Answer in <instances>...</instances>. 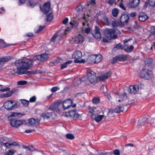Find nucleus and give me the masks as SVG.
I'll return each mask as SVG.
<instances>
[{"label": "nucleus", "instance_id": "obj_42", "mask_svg": "<svg viewBox=\"0 0 155 155\" xmlns=\"http://www.w3.org/2000/svg\"><path fill=\"white\" fill-rule=\"evenodd\" d=\"M66 136L67 138L70 140H72L74 139V137L73 134H67Z\"/></svg>", "mask_w": 155, "mask_h": 155}, {"label": "nucleus", "instance_id": "obj_58", "mask_svg": "<svg viewBox=\"0 0 155 155\" xmlns=\"http://www.w3.org/2000/svg\"><path fill=\"white\" fill-rule=\"evenodd\" d=\"M36 97L35 96H33L30 98L29 101L31 102H34L36 101Z\"/></svg>", "mask_w": 155, "mask_h": 155}, {"label": "nucleus", "instance_id": "obj_27", "mask_svg": "<svg viewBox=\"0 0 155 155\" xmlns=\"http://www.w3.org/2000/svg\"><path fill=\"white\" fill-rule=\"evenodd\" d=\"M72 61L71 60H68L64 63L62 64L61 65V69H62L66 68L67 66L68 65L71 64L72 62Z\"/></svg>", "mask_w": 155, "mask_h": 155}, {"label": "nucleus", "instance_id": "obj_26", "mask_svg": "<svg viewBox=\"0 0 155 155\" xmlns=\"http://www.w3.org/2000/svg\"><path fill=\"white\" fill-rule=\"evenodd\" d=\"M95 63H98L100 62L102 59V56L101 54L98 55L96 56H95Z\"/></svg>", "mask_w": 155, "mask_h": 155}, {"label": "nucleus", "instance_id": "obj_4", "mask_svg": "<svg viewBox=\"0 0 155 155\" xmlns=\"http://www.w3.org/2000/svg\"><path fill=\"white\" fill-rule=\"evenodd\" d=\"M105 36L110 39H116L117 37V35L115 34V31L113 29L106 28L103 30Z\"/></svg>", "mask_w": 155, "mask_h": 155}, {"label": "nucleus", "instance_id": "obj_15", "mask_svg": "<svg viewBox=\"0 0 155 155\" xmlns=\"http://www.w3.org/2000/svg\"><path fill=\"white\" fill-rule=\"evenodd\" d=\"M82 56V53L81 52L79 51H76L75 53H74L72 55V58H75L74 60L81 59Z\"/></svg>", "mask_w": 155, "mask_h": 155}, {"label": "nucleus", "instance_id": "obj_52", "mask_svg": "<svg viewBox=\"0 0 155 155\" xmlns=\"http://www.w3.org/2000/svg\"><path fill=\"white\" fill-rule=\"evenodd\" d=\"M91 27H88L86 28L84 30V32L85 33L88 34L91 31Z\"/></svg>", "mask_w": 155, "mask_h": 155}, {"label": "nucleus", "instance_id": "obj_7", "mask_svg": "<svg viewBox=\"0 0 155 155\" xmlns=\"http://www.w3.org/2000/svg\"><path fill=\"white\" fill-rule=\"evenodd\" d=\"M4 106L5 109L8 110H12L18 107L19 104L18 103L13 104L12 101H7L5 102Z\"/></svg>", "mask_w": 155, "mask_h": 155}, {"label": "nucleus", "instance_id": "obj_14", "mask_svg": "<svg viewBox=\"0 0 155 155\" xmlns=\"http://www.w3.org/2000/svg\"><path fill=\"white\" fill-rule=\"evenodd\" d=\"M111 73L110 72L108 71L105 74L102 75L101 76H99L98 79L100 81H105L111 76Z\"/></svg>", "mask_w": 155, "mask_h": 155}, {"label": "nucleus", "instance_id": "obj_59", "mask_svg": "<svg viewBox=\"0 0 155 155\" xmlns=\"http://www.w3.org/2000/svg\"><path fill=\"white\" fill-rule=\"evenodd\" d=\"M81 82H85L88 81L87 76L82 78L81 79Z\"/></svg>", "mask_w": 155, "mask_h": 155}, {"label": "nucleus", "instance_id": "obj_17", "mask_svg": "<svg viewBox=\"0 0 155 155\" xmlns=\"http://www.w3.org/2000/svg\"><path fill=\"white\" fill-rule=\"evenodd\" d=\"M139 0H132V2L129 3V7L131 8H135L139 4Z\"/></svg>", "mask_w": 155, "mask_h": 155}, {"label": "nucleus", "instance_id": "obj_18", "mask_svg": "<svg viewBox=\"0 0 155 155\" xmlns=\"http://www.w3.org/2000/svg\"><path fill=\"white\" fill-rule=\"evenodd\" d=\"M95 55H91L87 59V62L89 64H94L95 63Z\"/></svg>", "mask_w": 155, "mask_h": 155}, {"label": "nucleus", "instance_id": "obj_64", "mask_svg": "<svg viewBox=\"0 0 155 155\" xmlns=\"http://www.w3.org/2000/svg\"><path fill=\"white\" fill-rule=\"evenodd\" d=\"M114 153L115 155H120L119 150L117 149H115L114 151Z\"/></svg>", "mask_w": 155, "mask_h": 155}, {"label": "nucleus", "instance_id": "obj_13", "mask_svg": "<svg viewBox=\"0 0 155 155\" xmlns=\"http://www.w3.org/2000/svg\"><path fill=\"white\" fill-rule=\"evenodd\" d=\"M138 18L140 21L144 22L148 19L149 17L145 13L141 12L139 14Z\"/></svg>", "mask_w": 155, "mask_h": 155}, {"label": "nucleus", "instance_id": "obj_3", "mask_svg": "<svg viewBox=\"0 0 155 155\" xmlns=\"http://www.w3.org/2000/svg\"><path fill=\"white\" fill-rule=\"evenodd\" d=\"M87 75L88 81L91 84H95L97 83V78L96 76V73L94 71L89 69L87 70Z\"/></svg>", "mask_w": 155, "mask_h": 155}, {"label": "nucleus", "instance_id": "obj_32", "mask_svg": "<svg viewBox=\"0 0 155 155\" xmlns=\"http://www.w3.org/2000/svg\"><path fill=\"white\" fill-rule=\"evenodd\" d=\"M14 93V91H9L8 93L5 94L3 95V97H8L12 95Z\"/></svg>", "mask_w": 155, "mask_h": 155}, {"label": "nucleus", "instance_id": "obj_8", "mask_svg": "<svg viewBox=\"0 0 155 155\" xmlns=\"http://www.w3.org/2000/svg\"><path fill=\"white\" fill-rule=\"evenodd\" d=\"M48 54L44 53L40 55L35 56L33 59V61L36 60L43 62L47 61L48 58Z\"/></svg>", "mask_w": 155, "mask_h": 155}, {"label": "nucleus", "instance_id": "obj_28", "mask_svg": "<svg viewBox=\"0 0 155 155\" xmlns=\"http://www.w3.org/2000/svg\"><path fill=\"white\" fill-rule=\"evenodd\" d=\"M112 15L114 17H116L118 14L119 10L117 8H114L112 10Z\"/></svg>", "mask_w": 155, "mask_h": 155}, {"label": "nucleus", "instance_id": "obj_45", "mask_svg": "<svg viewBox=\"0 0 155 155\" xmlns=\"http://www.w3.org/2000/svg\"><path fill=\"white\" fill-rule=\"evenodd\" d=\"M45 26H40L39 28L35 31V33H39L40 31L42 30L45 28Z\"/></svg>", "mask_w": 155, "mask_h": 155}, {"label": "nucleus", "instance_id": "obj_11", "mask_svg": "<svg viewBox=\"0 0 155 155\" xmlns=\"http://www.w3.org/2000/svg\"><path fill=\"white\" fill-rule=\"evenodd\" d=\"M139 87V86L137 84L131 85L129 87L128 91L130 94H135L138 91Z\"/></svg>", "mask_w": 155, "mask_h": 155}, {"label": "nucleus", "instance_id": "obj_23", "mask_svg": "<svg viewBox=\"0 0 155 155\" xmlns=\"http://www.w3.org/2000/svg\"><path fill=\"white\" fill-rule=\"evenodd\" d=\"M124 110V107L123 106H118L115 108L113 111L114 112L119 113L123 111Z\"/></svg>", "mask_w": 155, "mask_h": 155}, {"label": "nucleus", "instance_id": "obj_25", "mask_svg": "<svg viewBox=\"0 0 155 155\" xmlns=\"http://www.w3.org/2000/svg\"><path fill=\"white\" fill-rule=\"evenodd\" d=\"M81 79L78 78L75 79L73 81L74 85V86H78L81 83Z\"/></svg>", "mask_w": 155, "mask_h": 155}, {"label": "nucleus", "instance_id": "obj_61", "mask_svg": "<svg viewBox=\"0 0 155 155\" xmlns=\"http://www.w3.org/2000/svg\"><path fill=\"white\" fill-rule=\"evenodd\" d=\"M54 103L56 104H57L58 106L60 105L62 103V102L61 100H59L55 101Z\"/></svg>", "mask_w": 155, "mask_h": 155}, {"label": "nucleus", "instance_id": "obj_30", "mask_svg": "<svg viewBox=\"0 0 155 155\" xmlns=\"http://www.w3.org/2000/svg\"><path fill=\"white\" fill-rule=\"evenodd\" d=\"M46 17V20L47 21H51L53 18V14L52 13H50L49 14L47 15Z\"/></svg>", "mask_w": 155, "mask_h": 155}, {"label": "nucleus", "instance_id": "obj_10", "mask_svg": "<svg viewBox=\"0 0 155 155\" xmlns=\"http://www.w3.org/2000/svg\"><path fill=\"white\" fill-rule=\"evenodd\" d=\"M40 8L45 14L48 13L51 9V4L50 2H48L44 4L43 8H41V6Z\"/></svg>", "mask_w": 155, "mask_h": 155}, {"label": "nucleus", "instance_id": "obj_54", "mask_svg": "<svg viewBox=\"0 0 155 155\" xmlns=\"http://www.w3.org/2000/svg\"><path fill=\"white\" fill-rule=\"evenodd\" d=\"M74 62L75 63H84L85 62V60L84 59L74 60Z\"/></svg>", "mask_w": 155, "mask_h": 155}, {"label": "nucleus", "instance_id": "obj_22", "mask_svg": "<svg viewBox=\"0 0 155 155\" xmlns=\"http://www.w3.org/2000/svg\"><path fill=\"white\" fill-rule=\"evenodd\" d=\"M116 57L117 58L118 61H121L126 60L127 58V56L125 55H119L116 56Z\"/></svg>", "mask_w": 155, "mask_h": 155}, {"label": "nucleus", "instance_id": "obj_55", "mask_svg": "<svg viewBox=\"0 0 155 155\" xmlns=\"http://www.w3.org/2000/svg\"><path fill=\"white\" fill-rule=\"evenodd\" d=\"M150 32L152 34H155V26H151Z\"/></svg>", "mask_w": 155, "mask_h": 155}, {"label": "nucleus", "instance_id": "obj_31", "mask_svg": "<svg viewBox=\"0 0 155 155\" xmlns=\"http://www.w3.org/2000/svg\"><path fill=\"white\" fill-rule=\"evenodd\" d=\"M139 122L140 123V124L141 125H144L146 123H147V119L146 117L142 119H141L140 120Z\"/></svg>", "mask_w": 155, "mask_h": 155}, {"label": "nucleus", "instance_id": "obj_20", "mask_svg": "<svg viewBox=\"0 0 155 155\" xmlns=\"http://www.w3.org/2000/svg\"><path fill=\"white\" fill-rule=\"evenodd\" d=\"M48 109L52 111H59V106H58L56 104L54 103L50 105Z\"/></svg>", "mask_w": 155, "mask_h": 155}, {"label": "nucleus", "instance_id": "obj_57", "mask_svg": "<svg viewBox=\"0 0 155 155\" xmlns=\"http://www.w3.org/2000/svg\"><path fill=\"white\" fill-rule=\"evenodd\" d=\"M95 4V0H92L89 2H88L87 3V5L89 6L90 5H91L94 6Z\"/></svg>", "mask_w": 155, "mask_h": 155}, {"label": "nucleus", "instance_id": "obj_46", "mask_svg": "<svg viewBox=\"0 0 155 155\" xmlns=\"http://www.w3.org/2000/svg\"><path fill=\"white\" fill-rule=\"evenodd\" d=\"M80 41V44H82L84 40V37L79 34L78 36Z\"/></svg>", "mask_w": 155, "mask_h": 155}, {"label": "nucleus", "instance_id": "obj_6", "mask_svg": "<svg viewBox=\"0 0 155 155\" xmlns=\"http://www.w3.org/2000/svg\"><path fill=\"white\" fill-rule=\"evenodd\" d=\"M129 19V17L127 12H123L120 17V21L119 24L124 26L127 24Z\"/></svg>", "mask_w": 155, "mask_h": 155}, {"label": "nucleus", "instance_id": "obj_48", "mask_svg": "<svg viewBox=\"0 0 155 155\" xmlns=\"http://www.w3.org/2000/svg\"><path fill=\"white\" fill-rule=\"evenodd\" d=\"M15 151L16 150H9L8 152L6 153L5 155H13V154Z\"/></svg>", "mask_w": 155, "mask_h": 155}, {"label": "nucleus", "instance_id": "obj_16", "mask_svg": "<svg viewBox=\"0 0 155 155\" xmlns=\"http://www.w3.org/2000/svg\"><path fill=\"white\" fill-rule=\"evenodd\" d=\"M134 47L133 45H130L128 46L127 45L125 44L124 46H123L122 49L124 50L127 53H130L132 51Z\"/></svg>", "mask_w": 155, "mask_h": 155}, {"label": "nucleus", "instance_id": "obj_12", "mask_svg": "<svg viewBox=\"0 0 155 155\" xmlns=\"http://www.w3.org/2000/svg\"><path fill=\"white\" fill-rule=\"evenodd\" d=\"M100 30V29L98 27L95 26V32L92 33L94 37L98 40H100L101 38V35Z\"/></svg>", "mask_w": 155, "mask_h": 155}, {"label": "nucleus", "instance_id": "obj_24", "mask_svg": "<svg viewBox=\"0 0 155 155\" xmlns=\"http://www.w3.org/2000/svg\"><path fill=\"white\" fill-rule=\"evenodd\" d=\"M11 58L9 56L1 58L0 59V66L2 65V62H6L11 59Z\"/></svg>", "mask_w": 155, "mask_h": 155}, {"label": "nucleus", "instance_id": "obj_9", "mask_svg": "<svg viewBox=\"0 0 155 155\" xmlns=\"http://www.w3.org/2000/svg\"><path fill=\"white\" fill-rule=\"evenodd\" d=\"M73 100L68 98L62 102V107L65 110L69 109L73 104Z\"/></svg>", "mask_w": 155, "mask_h": 155}, {"label": "nucleus", "instance_id": "obj_21", "mask_svg": "<svg viewBox=\"0 0 155 155\" xmlns=\"http://www.w3.org/2000/svg\"><path fill=\"white\" fill-rule=\"evenodd\" d=\"M53 113H43L42 114L41 116L44 118V119H48L51 116Z\"/></svg>", "mask_w": 155, "mask_h": 155}, {"label": "nucleus", "instance_id": "obj_49", "mask_svg": "<svg viewBox=\"0 0 155 155\" xmlns=\"http://www.w3.org/2000/svg\"><path fill=\"white\" fill-rule=\"evenodd\" d=\"M28 122L31 125H33L35 124V119L34 118H31L29 119Z\"/></svg>", "mask_w": 155, "mask_h": 155}, {"label": "nucleus", "instance_id": "obj_41", "mask_svg": "<svg viewBox=\"0 0 155 155\" xmlns=\"http://www.w3.org/2000/svg\"><path fill=\"white\" fill-rule=\"evenodd\" d=\"M2 145L3 146H5L6 147L8 148H11L10 146L12 145V143H8L6 142V143H3L2 144Z\"/></svg>", "mask_w": 155, "mask_h": 155}, {"label": "nucleus", "instance_id": "obj_56", "mask_svg": "<svg viewBox=\"0 0 155 155\" xmlns=\"http://www.w3.org/2000/svg\"><path fill=\"white\" fill-rule=\"evenodd\" d=\"M59 89V88L57 87H54L51 88V90L52 92H54Z\"/></svg>", "mask_w": 155, "mask_h": 155}, {"label": "nucleus", "instance_id": "obj_5", "mask_svg": "<svg viewBox=\"0 0 155 155\" xmlns=\"http://www.w3.org/2000/svg\"><path fill=\"white\" fill-rule=\"evenodd\" d=\"M140 77L147 80H149L153 77V73L148 69H144L141 70L140 74Z\"/></svg>", "mask_w": 155, "mask_h": 155}, {"label": "nucleus", "instance_id": "obj_36", "mask_svg": "<svg viewBox=\"0 0 155 155\" xmlns=\"http://www.w3.org/2000/svg\"><path fill=\"white\" fill-rule=\"evenodd\" d=\"M25 74L30 75L36 74L37 72V70L29 71H27V70Z\"/></svg>", "mask_w": 155, "mask_h": 155}, {"label": "nucleus", "instance_id": "obj_53", "mask_svg": "<svg viewBox=\"0 0 155 155\" xmlns=\"http://www.w3.org/2000/svg\"><path fill=\"white\" fill-rule=\"evenodd\" d=\"M123 46H122V45L120 44V43H119V44L116 45L114 46V48H116L117 49H121L122 48Z\"/></svg>", "mask_w": 155, "mask_h": 155}, {"label": "nucleus", "instance_id": "obj_37", "mask_svg": "<svg viewBox=\"0 0 155 155\" xmlns=\"http://www.w3.org/2000/svg\"><path fill=\"white\" fill-rule=\"evenodd\" d=\"M107 3L110 6H112L114 5H116V0H108L107 1Z\"/></svg>", "mask_w": 155, "mask_h": 155}, {"label": "nucleus", "instance_id": "obj_33", "mask_svg": "<svg viewBox=\"0 0 155 155\" xmlns=\"http://www.w3.org/2000/svg\"><path fill=\"white\" fill-rule=\"evenodd\" d=\"M21 103L25 107H27L28 106L29 103L28 101L25 99H21Z\"/></svg>", "mask_w": 155, "mask_h": 155}, {"label": "nucleus", "instance_id": "obj_19", "mask_svg": "<svg viewBox=\"0 0 155 155\" xmlns=\"http://www.w3.org/2000/svg\"><path fill=\"white\" fill-rule=\"evenodd\" d=\"M76 110L75 109L69 111L70 117L74 118H78L79 117L80 115L76 113Z\"/></svg>", "mask_w": 155, "mask_h": 155}, {"label": "nucleus", "instance_id": "obj_44", "mask_svg": "<svg viewBox=\"0 0 155 155\" xmlns=\"http://www.w3.org/2000/svg\"><path fill=\"white\" fill-rule=\"evenodd\" d=\"M61 60V58H58L55 60L53 62H51L50 64H52L54 65H56L60 62Z\"/></svg>", "mask_w": 155, "mask_h": 155}, {"label": "nucleus", "instance_id": "obj_47", "mask_svg": "<svg viewBox=\"0 0 155 155\" xmlns=\"http://www.w3.org/2000/svg\"><path fill=\"white\" fill-rule=\"evenodd\" d=\"M149 5L151 6H155V0H149Z\"/></svg>", "mask_w": 155, "mask_h": 155}, {"label": "nucleus", "instance_id": "obj_29", "mask_svg": "<svg viewBox=\"0 0 155 155\" xmlns=\"http://www.w3.org/2000/svg\"><path fill=\"white\" fill-rule=\"evenodd\" d=\"M102 21L106 25H109L110 23L108 18L106 16L104 17L102 19Z\"/></svg>", "mask_w": 155, "mask_h": 155}, {"label": "nucleus", "instance_id": "obj_51", "mask_svg": "<svg viewBox=\"0 0 155 155\" xmlns=\"http://www.w3.org/2000/svg\"><path fill=\"white\" fill-rule=\"evenodd\" d=\"M28 2L31 7H34L36 5V3L32 0H28Z\"/></svg>", "mask_w": 155, "mask_h": 155}, {"label": "nucleus", "instance_id": "obj_34", "mask_svg": "<svg viewBox=\"0 0 155 155\" xmlns=\"http://www.w3.org/2000/svg\"><path fill=\"white\" fill-rule=\"evenodd\" d=\"M118 95L119 97L120 98H122V97H123V100H125L126 99H128L127 94L126 93H124L123 94H118Z\"/></svg>", "mask_w": 155, "mask_h": 155}, {"label": "nucleus", "instance_id": "obj_35", "mask_svg": "<svg viewBox=\"0 0 155 155\" xmlns=\"http://www.w3.org/2000/svg\"><path fill=\"white\" fill-rule=\"evenodd\" d=\"M104 116V115H97L95 121L97 122H100L102 120Z\"/></svg>", "mask_w": 155, "mask_h": 155}, {"label": "nucleus", "instance_id": "obj_38", "mask_svg": "<svg viewBox=\"0 0 155 155\" xmlns=\"http://www.w3.org/2000/svg\"><path fill=\"white\" fill-rule=\"evenodd\" d=\"M83 9V8L82 6L81 5L78 6L76 8V11L78 12H82Z\"/></svg>", "mask_w": 155, "mask_h": 155}, {"label": "nucleus", "instance_id": "obj_63", "mask_svg": "<svg viewBox=\"0 0 155 155\" xmlns=\"http://www.w3.org/2000/svg\"><path fill=\"white\" fill-rule=\"evenodd\" d=\"M155 38V34H152L149 35V38L150 40H152Z\"/></svg>", "mask_w": 155, "mask_h": 155}, {"label": "nucleus", "instance_id": "obj_2", "mask_svg": "<svg viewBox=\"0 0 155 155\" xmlns=\"http://www.w3.org/2000/svg\"><path fill=\"white\" fill-rule=\"evenodd\" d=\"M24 115V114L20 113H12L11 115L8 116V117L11 126L13 127L17 128L22 124H24L25 122L24 120H18L15 119L14 118L15 117H16L18 116L21 117Z\"/></svg>", "mask_w": 155, "mask_h": 155}, {"label": "nucleus", "instance_id": "obj_60", "mask_svg": "<svg viewBox=\"0 0 155 155\" xmlns=\"http://www.w3.org/2000/svg\"><path fill=\"white\" fill-rule=\"evenodd\" d=\"M112 25L113 27H117L118 26V24L117 22L114 21H112Z\"/></svg>", "mask_w": 155, "mask_h": 155}, {"label": "nucleus", "instance_id": "obj_39", "mask_svg": "<svg viewBox=\"0 0 155 155\" xmlns=\"http://www.w3.org/2000/svg\"><path fill=\"white\" fill-rule=\"evenodd\" d=\"M100 98L98 97H94L92 100V102L93 104H97L99 102Z\"/></svg>", "mask_w": 155, "mask_h": 155}, {"label": "nucleus", "instance_id": "obj_62", "mask_svg": "<svg viewBox=\"0 0 155 155\" xmlns=\"http://www.w3.org/2000/svg\"><path fill=\"white\" fill-rule=\"evenodd\" d=\"M117 61H118L116 56L113 58L112 60L111 61V63L112 64H114L117 62Z\"/></svg>", "mask_w": 155, "mask_h": 155}, {"label": "nucleus", "instance_id": "obj_40", "mask_svg": "<svg viewBox=\"0 0 155 155\" xmlns=\"http://www.w3.org/2000/svg\"><path fill=\"white\" fill-rule=\"evenodd\" d=\"M152 62V59L150 58H147L145 61L146 64H147L148 66H149L150 64H151Z\"/></svg>", "mask_w": 155, "mask_h": 155}, {"label": "nucleus", "instance_id": "obj_50", "mask_svg": "<svg viewBox=\"0 0 155 155\" xmlns=\"http://www.w3.org/2000/svg\"><path fill=\"white\" fill-rule=\"evenodd\" d=\"M27 83V82L25 81H20L17 82V84L18 85H22L25 84Z\"/></svg>", "mask_w": 155, "mask_h": 155}, {"label": "nucleus", "instance_id": "obj_43", "mask_svg": "<svg viewBox=\"0 0 155 155\" xmlns=\"http://www.w3.org/2000/svg\"><path fill=\"white\" fill-rule=\"evenodd\" d=\"M5 46V42L3 40L0 39V48H4Z\"/></svg>", "mask_w": 155, "mask_h": 155}, {"label": "nucleus", "instance_id": "obj_1", "mask_svg": "<svg viewBox=\"0 0 155 155\" xmlns=\"http://www.w3.org/2000/svg\"><path fill=\"white\" fill-rule=\"evenodd\" d=\"M33 62V60L31 59L18 60L16 61L15 62V64L17 67V73L18 74H25L26 70L32 66Z\"/></svg>", "mask_w": 155, "mask_h": 155}]
</instances>
